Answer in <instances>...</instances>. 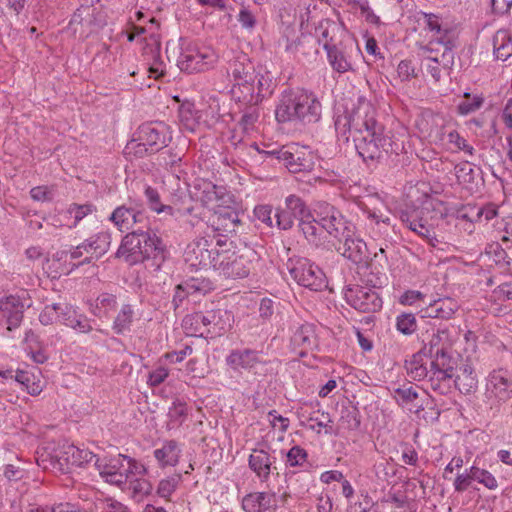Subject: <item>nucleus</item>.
<instances>
[{"mask_svg":"<svg viewBox=\"0 0 512 512\" xmlns=\"http://www.w3.org/2000/svg\"><path fill=\"white\" fill-rule=\"evenodd\" d=\"M208 221L213 230L223 235L235 232L241 225L238 212L230 206H218Z\"/></svg>","mask_w":512,"mask_h":512,"instance_id":"nucleus-24","label":"nucleus"},{"mask_svg":"<svg viewBox=\"0 0 512 512\" xmlns=\"http://www.w3.org/2000/svg\"><path fill=\"white\" fill-rule=\"evenodd\" d=\"M288 33L285 34V37L280 41V44H284L285 50L292 54H302L305 55L306 52L304 51V46L308 44L312 39L309 37H305L302 35V37H297L296 39L290 41L289 34L291 32H294L293 30L288 31Z\"/></svg>","mask_w":512,"mask_h":512,"instance_id":"nucleus-48","label":"nucleus"},{"mask_svg":"<svg viewBox=\"0 0 512 512\" xmlns=\"http://www.w3.org/2000/svg\"><path fill=\"white\" fill-rule=\"evenodd\" d=\"M314 221L325 229L336 240L343 236L354 235V226L349 223L341 212L328 203H321L314 209Z\"/></svg>","mask_w":512,"mask_h":512,"instance_id":"nucleus-10","label":"nucleus"},{"mask_svg":"<svg viewBox=\"0 0 512 512\" xmlns=\"http://www.w3.org/2000/svg\"><path fill=\"white\" fill-rule=\"evenodd\" d=\"M455 373L442 371L441 369H429V382L430 386L434 391H438L440 394H446L451 388V382Z\"/></svg>","mask_w":512,"mask_h":512,"instance_id":"nucleus-37","label":"nucleus"},{"mask_svg":"<svg viewBox=\"0 0 512 512\" xmlns=\"http://www.w3.org/2000/svg\"><path fill=\"white\" fill-rule=\"evenodd\" d=\"M446 216L447 208L442 201L427 198L422 202L421 207L402 211L400 219L411 231L424 238L429 245L436 248L440 241L435 230Z\"/></svg>","mask_w":512,"mask_h":512,"instance_id":"nucleus-3","label":"nucleus"},{"mask_svg":"<svg viewBox=\"0 0 512 512\" xmlns=\"http://www.w3.org/2000/svg\"><path fill=\"white\" fill-rule=\"evenodd\" d=\"M370 201L378 202L380 206L371 207L367 203L361 202L360 207L363 212L367 213L368 218L373 220L376 224L383 223L385 225H390L389 211L385 205L380 202L378 198L371 197Z\"/></svg>","mask_w":512,"mask_h":512,"instance_id":"nucleus-39","label":"nucleus"},{"mask_svg":"<svg viewBox=\"0 0 512 512\" xmlns=\"http://www.w3.org/2000/svg\"><path fill=\"white\" fill-rule=\"evenodd\" d=\"M144 195L147 199V204L150 209L158 214L167 213L171 216L175 215V209L170 205H164L161 203L160 195L157 189L144 185Z\"/></svg>","mask_w":512,"mask_h":512,"instance_id":"nucleus-40","label":"nucleus"},{"mask_svg":"<svg viewBox=\"0 0 512 512\" xmlns=\"http://www.w3.org/2000/svg\"><path fill=\"white\" fill-rule=\"evenodd\" d=\"M216 61L217 55L210 48H188L180 54L177 66L181 71L193 73L212 67Z\"/></svg>","mask_w":512,"mask_h":512,"instance_id":"nucleus-18","label":"nucleus"},{"mask_svg":"<svg viewBox=\"0 0 512 512\" xmlns=\"http://www.w3.org/2000/svg\"><path fill=\"white\" fill-rule=\"evenodd\" d=\"M179 452L177 443L171 440L165 443L162 448L156 449L154 455L162 466H174L178 462Z\"/></svg>","mask_w":512,"mask_h":512,"instance_id":"nucleus-38","label":"nucleus"},{"mask_svg":"<svg viewBox=\"0 0 512 512\" xmlns=\"http://www.w3.org/2000/svg\"><path fill=\"white\" fill-rule=\"evenodd\" d=\"M83 255H86V256L90 255L89 250L84 242L79 244L76 247H73L70 251L57 252L54 255V258L58 261H60V260L67 261L68 258L70 260H76V259L81 258Z\"/></svg>","mask_w":512,"mask_h":512,"instance_id":"nucleus-54","label":"nucleus"},{"mask_svg":"<svg viewBox=\"0 0 512 512\" xmlns=\"http://www.w3.org/2000/svg\"><path fill=\"white\" fill-rule=\"evenodd\" d=\"M396 327L404 335H411L417 329L415 315L412 313H403L396 319Z\"/></svg>","mask_w":512,"mask_h":512,"instance_id":"nucleus-50","label":"nucleus"},{"mask_svg":"<svg viewBox=\"0 0 512 512\" xmlns=\"http://www.w3.org/2000/svg\"><path fill=\"white\" fill-rule=\"evenodd\" d=\"M160 243L149 230H130V265L156 257L161 252Z\"/></svg>","mask_w":512,"mask_h":512,"instance_id":"nucleus-11","label":"nucleus"},{"mask_svg":"<svg viewBox=\"0 0 512 512\" xmlns=\"http://www.w3.org/2000/svg\"><path fill=\"white\" fill-rule=\"evenodd\" d=\"M180 479V475H175L161 480L157 489L158 495L163 498H168L177 488Z\"/></svg>","mask_w":512,"mask_h":512,"instance_id":"nucleus-55","label":"nucleus"},{"mask_svg":"<svg viewBox=\"0 0 512 512\" xmlns=\"http://www.w3.org/2000/svg\"><path fill=\"white\" fill-rule=\"evenodd\" d=\"M422 356L424 355L418 352L414 354L412 358L409 361H406L405 363L407 374L410 376L411 379L416 381H420L426 378L429 374V370L422 361Z\"/></svg>","mask_w":512,"mask_h":512,"instance_id":"nucleus-42","label":"nucleus"},{"mask_svg":"<svg viewBox=\"0 0 512 512\" xmlns=\"http://www.w3.org/2000/svg\"><path fill=\"white\" fill-rule=\"evenodd\" d=\"M451 351L452 348L445 349L443 352L431 356L430 368L441 369L442 371L455 373V369L458 363L457 358L452 355Z\"/></svg>","mask_w":512,"mask_h":512,"instance_id":"nucleus-41","label":"nucleus"},{"mask_svg":"<svg viewBox=\"0 0 512 512\" xmlns=\"http://www.w3.org/2000/svg\"><path fill=\"white\" fill-rule=\"evenodd\" d=\"M287 268L291 277L299 285L312 291H322L328 286L326 275L322 269L307 258L289 259Z\"/></svg>","mask_w":512,"mask_h":512,"instance_id":"nucleus-9","label":"nucleus"},{"mask_svg":"<svg viewBox=\"0 0 512 512\" xmlns=\"http://www.w3.org/2000/svg\"><path fill=\"white\" fill-rule=\"evenodd\" d=\"M259 362V353L250 349L232 351L227 357L228 365L232 366L234 369L239 367L244 369L252 368Z\"/></svg>","mask_w":512,"mask_h":512,"instance_id":"nucleus-34","label":"nucleus"},{"mask_svg":"<svg viewBox=\"0 0 512 512\" xmlns=\"http://www.w3.org/2000/svg\"><path fill=\"white\" fill-rule=\"evenodd\" d=\"M470 478L490 490H495L498 487L496 478L489 471L476 466L470 468Z\"/></svg>","mask_w":512,"mask_h":512,"instance_id":"nucleus-46","label":"nucleus"},{"mask_svg":"<svg viewBox=\"0 0 512 512\" xmlns=\"http://www.w3.org/2000/svg\"><path fill=\"white\" fill-rule=\"evenodd\" d=\"M291 342L295 347L301 349L300 355L303 356L309 351H312L317 347V337L315 333L314 325L302 324L294 332Z\"/></svg>","mask_w":512,"mask_h":512,"instance_id":"nucleus-29","label":"nucleus"},{"mask_svg":"<svg viewBox=\"0 0 512 512\" xmlns=\"http://www.w3.org/2000/svg\"><path fill=\"white\" fill-rule=\"evenodd\" d=\"M458 308L456 300L449 297L440 298L429 305L427 313L429 317L448 320L453 317Z\"/></svg>","mask_w":512,"mask_h":512,"instance_id":"nucleus-33","label":"nucleus"},{"mask_svg":"<svg viewBox=\"0 0 512 512\" xmlns=\"http://www.w3.org/2000/svg\"><path fill=\"white\" fill-rule=\"evenodd\" d=\"M232 313L225 309L195 312L186 315L182 327L187 335L198 337L221 336L228 331L233 323Z\"/></svg>","mask_w":512,"mask_h":512,"instance_id":"nucleus-4","label":"nucleus"},{"mask_svg":"<svg viewBox=\"0 0 512 512\" xmlns=\"http://www.w3.org/2000/svg\"><path fill=\"white\" fill-rule=\"evenodd\" d=\"M486 395L493 399V404H500L512 398V370L507 368L494 369L489 373L486 384Z\"/></svg>","mask_w":512,"mask_h":512,"instance_id":"nucleus-15","label":"nucleus"},{"mask_svg":"<svg viewBox=\"0 0 512 512\" xmlns=\"http://www.w3.org/2000/svg\"><path fill=\"white\" fill-rule=\"evenodd\" d=\"M455 387L463 394H469L476 390L477 376L472 366L466 364L460 369V374L454 379Z\"/></svg>","mask_w":512,"mask_h":512,"instance_id":"nucleus-36","label":"nucleus"},{"mask_svg":"<svg viewBox=\"0 0 512 512\" xmlns=\"http://www.w3.org/2000/svg\"><path fill=\"white\" fill-rule=\"evenodd\" d=\"M322 104L317 96L306 90L285 91L275 110L279 123L301 122L312 124L320 120Z\"/></svg>","mask_w":512,"mask_h":512,"instance_id":"nucleus-2","label":"nucleus"},{"mask_svg":"<svg viewBox=\"0 0 512 512\" xmlns=\"http://www.w3.org/2000/svg\"><path fill=\"white\" fill-rule=\"evenodd\" d=\"M355 148L365 162L380 161L391 154L398 155L402 149L392 137L384 132L382 125L353 140Z\"/></svg>","mask_w":512,"mask_h":512,"instance_id":"nucleus-6","label":"nucleus"},{"mask_svg":"<svg viewBox=\"0 0 512 512\" xmlns=\"http://www.w3.org/2000/svg\"><path fill=\"white\" fill-rule=\"evenodd\" d=\"M379 125L376 120V110L367 101H360L351 111L337 116L335 120L336 132L346 141L349 139L347 132L354 140Z\"/></svg>","mask_w":512,"mask_h":512,"instance_id":"nucleus-5","label":"nucleus"},{"mask_svg":"<svg viewBox=\"0 0 512 512\" xmlns=\"http://www.w3.org/2000/svg\"><path fill=\"white\" fill-rule=\"evenodd\" d=\"M344 297L349 305L363 313L376 312L382 307V299L369 287L347 286L344 289Z\"/></svg>","mask_w":512,"mask_h":512,"instance_id":"nucleus-16","label":"nucleus"},{"mask_svg":"<svg viewBox=\"0 0 512 512\" xmlns=\"http://www.w3.org/2000/svg\"><path fill=\"white\" fill-rule=\"evenodd\" d=\"M145 32V27L134 24L130 21V43L134 44V50L141 52L145 62L141 68L130 72V76L136 77L139 75H147L148 80L151 78L157 80L164 76V71L151 63L158 54V44L152 35L149 37L145 36L143 38L139 37Z\"/></svg>","mask_w":512,"mask_h":512,"instance_id":"nucleus-7","label":"nucleus"},{"mask_svg":"<svg viewBox=\"0 0 512 512\" xmlns=\"http://www.w3.org/2000/svg\"><path fill=\"white\" fill-rule=\"evenodd\" d=\"M91 307L94 315L102 317L116 307V298L112 294L102 293L97 297L95 303L91 304Z\"/></svg>","mask_w":512,"mask_h":512,"instance_id":"nucleus-44","label":"nucleus"},{"mask_svg":"<svg viewBox=\"0 0 512 512\" xmlns=\"http://www.w3.org/2000/svg\"><path fill=\"white\" fill-rule=\"evenodd\" d=\"M323 48L332 69L341 74L353 70V57L360 53L358 45L350 36L336 44H323Z\"/></svg>","mask_w":512,"mask_h":512,"instance_id":"nucleus-12","label":"nucleus"},{"mask_svg":"<svg viewBox=\"0 0 512 512\" xmlns=\"http://www.w3.org/2000/svg\"><path fill=\"white\" fill-rule=\"evenodd\" d=\"M179 120L183 128L187 131L194 132L198 126V117L190 103L182 104L179 108Z\"/></svg>","mask_w":512,"mask_h":512,"instance_id":"nucleus-43","label":"nucleus"},{"mask_svg":"<svg viewBox=\"0 0 512 512\" xmlns=\"http://www.w3.org/2000/svg\"><path fill=\"white\" fill-rule=\"evenodd\" d=\"M422 137L433 143H444L451 124L442 115L431 111L422 112L415 121Z\"/></svg>","mask_w":512,"mask_h":512,"instance_id":"nucleus-14","label":"nucleus"},{"mask_svg":"<svg viewBox=\"0 0 512 512\" xmlns=\"http://www.w3.org/2000/svg\"><path fill=\"white\" fill-rule=\"evenodd\" d=\"M286 209L291 211L294 218L300 220L303 217L310 218V213L303 200L296 195H289L286 200Z\"/></svg>","mask_w":512,"mask_h":512,"instance_id":"nucleus-47","label":"nucleus"},{"mask_svg":"<svg viewBox=\"0 0 512 512\" xmlns=\"http://www.w3.org/2000/svg\"><path fill=\"white\" fill-rule=\"evenodd\" d=\"M55 457L60 464L80 467L99 459L94 453L87 449H80L73 444H64L56 453Z\"/></svg>","mask_w":512,"mask_h":512,"instance_id":"nucleus-26","label":"nucleus"},{"mask_svg":"<svg viewBox=\"0 0 512 512\" xmlns=\"http://www.w3.org/2000/svg\"><path fill=\"white\" fill-rule=\"evenodd\" d=\"M95 467L99 471L100 475L106 477V481L118 486L125 484L128 479V474L117 472L113 470V467L103 464L100 459H96Z\"/></svg>","mask_w":512,"mask_h":512,"instance_id":"nucleus-45","label":"nucleus"},{"mask_svg":"<svg viewBox=\"0 0 512 512\" xmlns=\"http://www.w3.org/2000/svg\"><path fill=\"white\" fill-rule=\"evenodd\" d=\"M78 314L76 311L69 307L66 304H61V309H59L58 320L64 325L73 328L74 324H76V319L78 318Z\"/></svg>","mask_w":512,"mask_h":512,"instance_id":"nucleus-64","label":"nucleus"},{"mask_svg":"<svg viewBox=\"0 0 512 512\" xmlns=\"http://www.w3.org/2000/svg\"><path fill=\"white\" fill-rule=\"evenodd\" d=\"M61 304L47 305L39 315V321L43 325H50L58 319Z\"/></svg>","mask_w":512,"mask_h":512,"instance_id":"nucleus-60","label":"nucleus"},{"mask_svg":"<svg viewBox=\"0 0 512 512\" xmlns=\"http://www.w3.org/2000/svg\"><path fill=\"white\" fill-rule=\"evenodd\" d=\"M255 260H257V253L252 249L242 253H232L221 260L219 270L227 278H245L253 269Z\"/></svg>","mask_w":512,"mask_h":512,"instance_id":"nucleus-17","label":"nucleus"},{"mask_svg":"<svg viewBox=\"0 0 512 512\" xmlns=\"http://www.w3.org/2000/svg\"><path fill=\"white\" fill-rule=\"evenodd\" d=\"M275 494L255 492L246 495L242 500V507L246 512H263L275 503Z\"/></svg>","mask_w":512,"mask_h":512,"instance_id":"nucleus-31","label":"nucleus"},{"mask_svg":"<svg viewBox=\"0 0 512 512\" xmlns=\"http://www.w3.org/2000/svg\"><path fill=\"white\" fill-rule=\"evenodd\" d=\"M360 426L359 411L351 405H342L340 417L334 435H339L342 431L357 430Z\"/></svg>","mask_w":512,"mask_h":512,"instance_id":"nucleus-32","label":"nucleus"},{"mask_svg":"<svg viewBox=\"0 0 512 512\" xmlns=\"http://www.w3.org/2000/svg\"><path fill=\"white\" fill-rule=\"evenodd\" d=\"M455 173L460 183H472L474 181V169L468 162L456 165Z\"/></svg>","mask_w":512,"mask_h":512,"instance_id":"nucleus-62","label":"nucleus"},{"mask_svg":"<svg viewBox=\"0 0 512 512\" xmlns=\"http://www.w3.org/2000/svg\"><path fill=\"white\" fill-rule=\"evenodd\" d=\"M308 420L314 422L318 428H325L326 434H334V429L331 425L332 419L328 413H320V411L313 412L310 414ZM317 432L319 433L320 429H318Z\"/></svg>","mask_w":512,"mask_h":512,"instance_id":"nucleus-52","label":"nucleus"},{"mask_svg":"<svg viewBox=\"0 0 512 512\" xmlns=\"http://www.w3.org/2000/svg\"><path fill=\"white\" fill-rule=\"evenodd\" d=\"M334 246L343 257L350 260L359 267L368 265V249L366 243L359 238L343 236L338 239Z\"/></svg>","mask_w":512,"mask_h":512,"instance_id":"nucleus-23","label":"nucleus"},{"mask_svg":"<svg viewBox=\"0 0 512 512\" xmlns=\"http://www.w3.org/2000/svg\"><path fill=\"white\" fill-rule=\"evenodd\" d=\"M250 108L246 111L239 121V125L244 132H249L253 129L254 124L257 122L259 118V113L257 109L254 107L255 105H249Z\"/></svg>","mask_w":512,"mask_h":512,"instance_id":"nucleus-59","label":"nucleus"},{"mask_svg":"<svg viewBox=\"0 0 512 512\" xmlns=\"http://www.w3.org/2000/svg\"><path fill=\"white\" fill-rule=\"evenodd\" d=\"M424 18H425V23H426L427 28L431 32H435V35L433 36L432 39L441 37L444 32H448L452 35V37H454V34L452 31H450L448 29H442L440 19L438 16H436L434 14H425ZM453 39L455 40V38H453Z\"/></svg>","mask_w":512,"mask_h":512,"instance_id":"nucleus-57","label":"nucleus"},{"mask_svg":"<svg viewBox=\"0 0 512 512\" xmlns=\"http://www.w3.org/2000/svg\"><path fill=\"white\" fill-rule=\"evenodd\" d=\"M493 48L496 59L506 61L512 56V37L508 30L500 29L493 37Z\"/></svg>","mask_w":512,"mask_h":512,"instance_id":"nucleus-35","label":"nucleus"},{"mask_svg":"<svg viewBox=\"0 0 512 512\" xmlns=\"http://www.w3.org/2000/svg\"><path fill=\"white\" fill-rule=\"evenodd\" d=\"M316 33L319 39V42L323 41V44H336L337 41L344 40L346 37H349L345 29L330 20L321 21L319 26L316 28Z\"/></svg>","mask_w":512,"mask_h":512,"instance_id":"nucleus-30","label":"nucleus"},{"mask_svg":"<svg viewBox=\"0 0 512 512\" xmlns=\"http://www.w3.org/2000/svg\"><path fill=\"white\" fill-rule=\"evenodd\" d=\"M186 294L193 295L195 293H206L210 287L209 283L205 280L192 278L182 284Z\"/></svg>","mask_w":512,"mask_h":512,"instance_id":"nucleus-58","label":"nucleus"},{"mask_svg":"<svg viewBox=\"0 0 512 512\" xmlns=\"http://www.w3.org/2000/svg\"><path fill=\"white\" fill-rule=\"evenodd\" d=\"M130 490H132V497L137 501H141L144 496L151 493L152 485L143 478L130 479Z\"/></svg>","mask_w":512,"mask_h":512,"instance_id":"nucleus-51","label":"nucleus"},{"mask_svg":"<svg viewBox=\"0 0 512 512\" xmlns=\"http://www.w3.org/2000/svg\"><path fill=\"white\" fill-rule=\"evenodd\" d=\"M167 128L163 123H144L133 133L131 141H142L151 152H157L167 145Z\"/></svg>","mask_w":512,"mask_h":512,"instance_id":"nucleus-20","label":"nucleus"},{"mask_svg":"<svg viewBox=\"0 0 512 512\" xmlns=\"http://www.w3.org/2000/svg\"><path fill=\"white\" fill-rule=\"evenodd\" d=\"M420 339L423 347L419 351L426 357H431L435 354L443 352L445 349H451L452 342L449 338V332L446 329H431V332L427 330L425 333H421Z\"/></svg>","mask_w":512,"mask_h":512,"instance_id":"nucleus-25","label":"nucleus"},{"mask_svg":"<svg viewBox=\"0 0 512 512\" xmlns=\"http://www.w3.org/2000/svg\"><path fill=\"white\" fill-rule=\"evenodd\" d=\"M454 47V39L448 32H444L441 37L429 41L427 45L429 52H439L443 49L440 56H428L423 61V68L435 82L441 79L443 71H448L452 67L455 56Z\"/></svg>","mask_w":512,"mask_h":512,"instance_id":"nucleus-8","label":"nucleus"},{"mask_svg":"<svg viewBox=\"0 0 512 512\" xmlns=\"http://www.w3.org/2000/svg\"><path fill=\"white\" fill-rule=\"evenodd\" d=\"M274 218L276 219L278 228L282 230L290 229L293 226L294 221L297 220L294 218L291 211H288L286 208L277 210V212L274 214Z\"/></svg>","mask_w":512,"mask_h":512,"instance_id":"nucleus-61","label":"nucleus"},{"mask_svg":"<svg viewBox=\"0 0 512 512\" xmlns=\"http://www.w3.org/2000/svg\"><path fill=\"white\" fill-rule=\"evenodd\" d=\"M78 314L76 311L69 307L66 304H61V309H59L58 320L64 325L73 328L74 324H76V319L78 318Z\"/></svg>","mask_w":512,"mask_h":512,"instance_id":"nucleus-63","label":"nucleus"},{"mask_svg":"<svg viewBox=\"0 0 512 512\" xmlns=\"http://www.w3.org/2000/svg\"><path fill=\"white\" fill-rule=\"evenodd\" d=\"M264 154L282 162L292 173L310 171L314 165L311 154L298 148L292 150L283 147L279 150L264 151Z\"/></svg>","mask_w":512,"mask_h":512,"instance_id":"nucleus-19","label":"nucleus"},{"mask_svg":"<svg viewBox=\"0 0 512 512\" xmlns=\"http://www.w3.org/2000/svg\"><path fill=\"white\" fill-rule=\"evenodd\" d=\"M30 304L22 300L20 296L10 295L0 299V327L7 325V330L18 328L23 319L25 307Z\"/></svg>","mask_w":512,"mask_h":512,"instance_id":"nucleus-22","label":"nucleus"},{"mask_svg":"<svg viewBox=\"0 0 512 512\" xmlns=\"http://www.w3.org/2000/svg\"><path fill=\"white\" fill-rule=\"evenodd\" d=\"M211 244L204 238H197L189 243L184 250V260L193 268H201L211 265L218 256L217 250L210 249Z\"/></svg>","mask_w":512,"mask_h":512,"instance_id":"nucleus-21","label":"nucleus"},{"mask_svg":"<svg viewBox=\"0 0 512 512\" xmlns=\"http://www.w3.org/2000/svg\"><path fill=\"white\" fill-rule=\"evenodd\" d=\"M394 398L399 405L405 406L418 398L416 387L404 385L394 390Z\"/></svg>","mask_w":512,"mask_h":512,"instance_id":"nucleus-49","label":"nucleus"},{"mask_svg":"<svg viewBox=\"0 0 512 512\" xmlns=\"http://www.w3.org/2000/svg\"><path fill=\"white\" fill-rule=\"evenodd\" d=\"M84 243L86 244L90 255L85 256L84 259L79 261L78 263H73L71 265V270L81 265L89 264L93 261H96L102 255H104L107 252L110 245V236L106 233H100L85 240Z\"/></svg>","mask_w":512,"mask_h":512,"instance_id":"nucleus-27","label":"nucleus"},{"mask_svg":"<svg viewBox=\"0 0 512 512\" xmlns=\"http://www.w3.org/2000/svg\"><path fill=\"white\" fill-rule=\"evenodd\" d=\"M316 215H310V218L303 217L299 221V228L304 234L305 238L309 241H314L318 232V227L314 218Z\"/></svg>","mask_w":512,"mask_h":512,"instance_id":"nucleus-53","label":"nucleus"},{"mask_svg":"<svg viewBox=\"0 0 512 512\" xmlns=\"http://www.w3.org/2000/svg\"><path fill=\"white\" fill-rule=\"evenodd\" d=\"M227 75L231 78L232 97L246 105H257L268 90L267 79L255 71V67L248 55L237 52L228 60Z\"/></svg>","mask_w":512,"mask_h":512,"instance_id":"nucleus-1","label":"nucleus"},{"mask_svg":"<svg viewBox=\"0 0 512 512\" xmlns=\"http://www.w3.org/2000/svg\"><path fill=\"white\" fill-rule=\"evenodd\" d=\"M287 464L291 467L301 466L307 460V452L300 446H293L286 454Z\"/></svg>","mask_w":512,"mask_h":512,"instance_id":"nucleus-56","label":"nucleus"},{"mask_svg":"<svg viewBox=\"0 0 512 512\" xmlns=\"http://www.w3.org/2000/svg\"><path fill=\"white\" fill-rule=\"evenodd\" d=\"M273 462L270 454L263 449H253L248 459L249 468L261 482L269 480Z\"/></svg>","mask_w":512,"mask_h":512,"instance_id":"nucleus-28","label":"nucleus"},{"mask_svg":"<svg viewBox=\"0 0 512 512\" xmlns=\"http://www.w3.org/2000/svg\"><path fill=\"white\" fill-rule=\"evenodd\" d=\"M105 25L106 16L104 12L90 5H81L74 12L69 22V27L74 34H79L80 37H87Z\"/></svg>","mask_w":512,"mask_h":512,"instance_id":"nucleus-13","label":"nucleus"}]
</instances>
